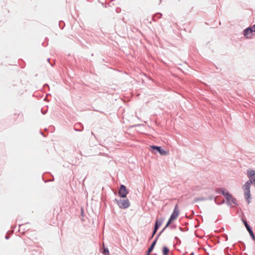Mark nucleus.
<instances>
[{"instance_id":"10","label":"nucleus","mask_w":255,"mask_h":255,"mask_svg":"<svg viewBox=\"0 0 255 255\" xmlns=\"http://www.w3.org/2000/svg\"><path fill=\"white\" fill-rule=\"evenodd\" d=\"M157 240L156 239H154V241L151 244L150 247L146 252L145 255H149V254L151 253V252L153 250L156 244L157 243Z\"/></svg>"},{"instance_id":"14","label":"nucleus","mask_w":255,"mask_h":255,"mask_svg":"<svg viewBox=\"0 0 255 255\" xmlns=\"http://www.w3.org/2000/svg\"><path fill=\"white\" fill-rule=\"evenodd\" d=\"M29 255H42L40 249H34L30 251Z\"/></svg>"},{"instance_id":"35","label":"nucleus","mask_w":255,"mask_h":255,"mask_svg":"<svg viewBox=\"0 0 255 255\" xmlns=\"http://www.w3.org/2000/svg\"><path fill=\"white\" fill-rule=\"evenodd\" d=\"M116 12H120V11L121 10V9H120V8L118 7V8H116Z\"/></svg>"},{"instance_id":"44","label":"nucleus","mask_w":255,"mask_h":255,"mask_svg":"<svg viewBox=\"0 0 255 255\" xmlns=\"http://www.w3.org/2000/svg\"><path fill=\"white\" fill-rule=\"evenodd\" d=\"M212 92L213 94H215V93H216V92L215 91H212Z\"/></svg>"},{"instance_id":"16","label":"nucleus","mask_w":255,"mask_h":255,"mask_svg":"<svg viewBox=\"0 0 255 255\" xmlns=\"http://www.w3.org/2000/svg\"><path fill=\"white\" fill-rule=\"evenodd\" d=\"M162 254L163 255H168L169 253V249L166 246H163L162 248Z\"/></svg>"},{"instance_id":"28","label":"nucleus","mask_w":255,"mask_h":255,"mask_svg":"<svg viewBox=\"0 0 255 255\" xmlns=\"http://www.w3.org/2000/svg\"><path fill=\"white\" fill-rule=\"evenodd\" d=\"M157 230H157L156 229H155L154 228H153V230L152 232V237H154L155 236V235L156 234Z\"/></svg>"},{"instance_id":"36","label":"nucleus","mask_w":255,"mask_h":255,"mask_svg":"<svg viewBox=\"0 0 255 255\" xmlns=\"http://www.w3.org/2000/svg\"><path fill=\"white\" fill-rule=\"evenodd\" d=\"M224 237H225V240H226V241H227V240H228V236H227V235L226 234H225V235H224Z\"/></svg>"},{"instance_id":"7","label":"nucleus","mask_w":255,"mask_h":255,"mask_svg":"<svg viewBox=\"0 0 255 255\" xmlns=\"http://www.w3.org/2000/svg\"><path fill=\"white\" fill-rule=\"evenodd\" d=\"M250 187L251 186L249 185V184H244L243 186V188L244 190V197L245 199L247 201L248 204H250L251 202V195L250 191Z\"/></svg>"},{"instance_id":"33","label":"nucleus","mask_w":255,"mask_h":255,"mask_svg":"<svg viewBox=\"0 0 255 255\" xmlns=\"http://www.w3.org/2000/svg\"><path fill=\"white\" fill-rule=\"evenodd\" d=\"M47 61H48V62L50 64V65H51V66H53L54 64H53V63H51L50 62V58H48V59H47Z\"/></svg>"},{"instance_id":"32","label":"nucleus","mask_w":255,"mask_h":255,"mask_svg":"<svg viewBox=\"0 0 255 255\" xmlns=\"http://www.w3.org/2000/svg\"><path fill=\"white\" fill-rule=\"evenodd\" d=\"M152 20L153 21H156L155 16L154 14L152 16Z\"/></svg>"},{"instance_id":"6","label":"nucleus","mask_w":255,"mask_h":255,"mask_svg":"<svg viewBox=\"0 0 255 255\" xmlns=\"http://www.w3.org/2000/svg\"><path fill=\"white\" fill-rule=\"evenodd\" d=\"M129 192L125 185L121 184L118 191V196L121 198H126Z\"/></svg>"},{"instance_id":"17","label":"nucleus","mask_w":255,"mask_h":255,"mask_svg":"<svg viewBox=\"0 0 255 255\" xmlns=\"http://www.w3.org/2000/svg\"><path fill=\"white\" fill-rule=\"evenodd\" d=\"M207 199L203 197L195 198L193 202L196 203L199 201H202L206 200Z\"/></svg>"},{"instance_id":"41","label":"nucleus","mask_w":255,"mask_h":255,"mask_svg":"<svg viewBox=\"0 0 255 255\" xmlns=\"http://www.w3.org/2000/svg\"><path fill=\"white\" fill-rule=\"evenodd\" d=\"M44 87H48V88H49V85H48L47 84H44Z\"/></svg>"},{"instance_id":"21","label":"nucleus","mask_w":255,"mask_h":255,"mask_svg":"<svg viewBox=\"0 0 255 255\" xmlns=\"http://www.w3.org/2000/svg\"><path fill=\"white\" fill-rule=\"evenodd\" d=\"M59 26L61 29H63L64 27L65 26V23H64V21H60L59 22Z\"/></svg>"},{"instance_id":"4","label":"nucleus","mask_w":255,"mask_h":255,"mask_svg":"<svg viewBox=\"0 0 255 255\" xmlns=\"http://www.w3.org/2000/svg\"><path fill=\"white\" fill-rule=\"evenodd\" d=\"M247 175L249 180H248L245 184H249L251 186V184H254L255 186V170L249 168L247 170Z\"/></svg>"},{"instance_id":"46","label":"nucleus","mask_w":255,"mask_h":255,"mask_svg":"<svg viewBox=\"0 0 255 255\" xmlns=\"http://www.w3.org/2000/svg\"><path fill=\"white\" fill-rule=\"evenodd\" d=\"M54 180V178L53 177V179L52 180H49V181H52Z\"/></svg>"},{"instance_id":"40","label":"nucleus","mask_w":255,"mask_h":255,"mask_svg":"<svg viewBox=\"0 0 255 255\" xmlns=\"http://www.w3.org/2000/svg\"><path fill=\"white\" fill-rule=\"evenodd\" d=\"M41 113H42L43 115H44V114H46V111H43V110H41Z\"/></svg>"},{"instance_id":"37","label":"nucleus","mask_w":255,"mask_h":255,"mask_svg":"<svg viewBox=\"0 0 255 255\" xmlns=\"http://www.w3.org/2000/svg\"><path fill=\"white\" fill-rule=\"evenodd\" d=\"M40 132L44 137H46L47 136L43 132H42L41 131H40Z\"/></svg>"},{"instance_id":"23","label":"nucleus","mask_w":255,"mask_h":255,"mask_svg":"<svg viewBox=\"0 0 255 255\" xmlns=\"http://www.w3.org/2000/svg\"><path fill=\"white\" fill-rule=\"evenodd\" d=\"M224 253L225 255H231V254L229 252V247H227L225 249Z\"/></svg>"},{"instance_id":"5","label":"nucleus","mask_w":255,"mask_h":255,"mask_svg":"<svg viewBox=\"0 0 255 255\" xmlns=\"http://www.w3.org/2000/svg\"><path fill=\"white\" fill-rule=\"evenodd\" d=\"M150 151L152 152H158L161 155H166L167 152L162 148L160 146L152 145L150 146Z\"/></svg>"},{"instance_id":"9","label":"nucleus","mask_w":255,"mask_h":255,"mask_svg":"<svg viewBox=\"0 0 255 255\" xmlns=\"http://www.w3.org/2000/svg\"><path fill=\"white\" fill-rule=\"evenodd\" d=\"M216 193L221 194L223 196H225L229 191L224 187L217 188L215 189Z\"/></svg>"},{"instance_id":"39","label":"nucleus","mask_w":255,"mask_h":255,"mask_svg":"<svg viewBox=\"0 0 255 255\" xmlns=\"http://www.w3.org/2000/svg\"><path fill=\"white\" fill-rule=\"evenodd\" d=\"M204 249V250L205 251V253H206V255H209V253H207V252H206V249Z\"/></svg>"},{"instance_id":"27","label":"nucleus","mask_w":255,"mask_h":255,"mask_svg":"<svg viewBox=\"0 0 255 255\" xmlns=\"http://www.w3.org/2000/svg\"><path fill=\"white\" fill-rule=\"evenodd\" d=\"M251 29V31H252L253 32H255V24H254L252 26H250V29Z\"/></svg>"},{"instance_id":"48","label":"nucleus","mask_w":255,"mask_h":255,"mask_svg":"<svg viewBox=\"0 0 255 255\" xmlns=\"http://www.w3.org/2000/svg\"><path fill=\"white\" fill-rule=\"evenodd\" d=\"M138 125H134L133 127H135V126H138Z\"/></svg>"},{"instance_id":"25","label":"nucleus","mask_w":255,"mask_h":255,"mask_svg":"<svg viewBox=\"0 0 255 255\" xmlns=\"http://www.w3.org/2000/svg\"><path fill=\"white\" fill-rule=\"evenodd\" d=\"M247 230H248L249 234L254 233L253 231V229H252V228L251 226L250 227L247 228Z\"/></svg>"},{"instance_id":"47","label":"nucleus","mask_w":255,"mask_h":255,"mask_svg":"<svg viewBox=\"0 0 255 255\" xmlns=\"http://www.w3.org/2000/svg\"><path fill=\"white\" fill-rule=\"evenodd\" d=\"M221 230H222V231H224V228H222L221 229Z\"/></svg>"},{"instance_id":"49","label":"nucleus","mask_w":255,"mask_h":255,"mask_svg":"<svg viewBox=\"0 0 255 255\" xmlns=\"http://www.w3.org/2000/svg\"><path fill=\"white\" fill-rule=\"evenodd\" d=\"M154 255H157V254H154Z\"/></svg>"},{"instance_id":"26","label":"nucleus","mask_w":255,"mask_h":255,"mask_svg":"<svg viewBox=\"0 0 255 255\" xmlns=\"http://www.w3.org/2000/svg\"><path fill=\"white\" fill-rule=\"evenodd\" d=\"M247 230H248L249 234L254 233L253 231V229H252V228L251 226L250 227L247 228Z\"/></svg>"},{"instance_id":"11","label":"nucleus","mask_w":255,"mask_h":255,"mask_svg":"<svg viewBox=\"0 0 255 255\" xmlns=\"http://www.w3.org/2000/svg\"><path fill=\"white\" fill-rule=\"evenodd\" d=\"M252 33L253 32L251 31V29H250V27L246 28L243 31V34L247 38H251Z\"/></svg>"},{"instance_id":"20","label":"nucleus","mask_w":255,"mask_h":255,"mask_svg":"<svg viewBox=\"0 0 255 255\" xmlns=\"http://www.w3.org/2000/svg\"><path fill=\"white\" fill-rule=\"evenodd\" d=\"M103 254L104 255H109V251L107 248H105L102 251Z\"/></svg>"},{"instance_id":"24","label":"nucleus","mask_w":255,"mask_h":255,"mask_svg":"<svg viewBox=\"0 0 255 255\" xmlns=\"http://www.w3.org/2000/svg\"><path fill=\"white\" fill-rule=\"evenodd\" d=\"M179 230L181 231V232H185V231H187L189 229L188 228L186 227L185 228H182L181 227H179Z\"/></svg>"},{"instance_id":"30","label":"nucleus","mask_w":255,"mask_h":255,"mask_svg":"<svg viewBox=\"0 0 255 255\" xmlns=\"http://www.w3.org/2000/svg\"><path fill=\"white\" fill-rule=\"evenodd\" d=\"M174 239L179 244H181V241L177 237H175Z\"/></svg>"},{"instance_id":"8","label":"nucleus","mask_w":255,"mask_h":255,"mask_svg":"<svg viewBox=\"0 0 255 255\" xmlns=\"http://www.w3.org/2000/svg\"><path fill=\"white\" fill-rule=\"evenodd\" d=\"M164 220V219L163 218H157L154 223V228L158 230L163 223Z\"/></svg>"},{"instance_id":"1","label":"nucleus","mask_w":255,"mask_h":255,"mask_svg":"<svg viewBox=\"0 0 255 255\" xmlns=\"http://www.w3.org/2000/svg\"><path fill=\"white\" fill-rule=\"evenodd\" d=\"M114 202H115L118 205L119 207L122 209H127L130 205L129 200L127 198L122 199L120 198V199H115L114 200Z\"/></svg>"},{"instance_id":"15","label":"nucleus","mask_w":255,"mask_h":255,"mask_svg":"<svg viewBox=\"0 0 255 255\" xmlns=\"http://www.w3.org/2000/svg\"><path fill=\"white\" fill-rule=\"evenodd\" d=\"M28 224V223H26L25 224L19 225V232H20L21 231H22L21 233H24L25 232L28 231L29 228L25 227L26 225Z\"/></svg>"},{"instance_id":"29","label":"nucleus","mask_w":255,"mask_h":255,"mask_svg":"<svg viewBox=\"0 0 255 255\" xmlns=\"http://www.w3.org/2000/svg\"><path fill=\"white\" fill-rule=\"evenodd\" d=\"M250 236H251V238H252L254 241H255V235H254V233H252V234H250Z\"/></svg>"},{"instance_id":"34","label":"nucleus","mask_w":255,"mask_h":255,"mask_svg":"<svg viewBox=\"0 0 255 255\" xmlns=\"http://www.w3.org/2000/svg\"><path fill=\"white\" fill-rule=\"evenodd\" d=\"M219 198H218L217 199V201L218 202H221V201L223 200V199H221V197H220L219 196Z\"/></svg>"},{"instance_id":"2","label":"nucleus","mask_w":255,"mask_h":255,"mask_svg":"<svg viewBox=\"0 0 255 255\" xmlns=\"http://www.w3.org/2000/svg\"><path fill=\"white\" fill-rule=\"evenodd\" d=\"M226 199L225 203L230 207H233V204L235 206L238 205L237 200L229 192H228L226 196H224Z\"/></svg>"},{"instance_id":"13","label":"nucleus","mask_w":255,"mask_h":255,"mask_svg":"<svg viewBox=\"0 0 255 255\" xmlns=\"http://www.w3.org/2000/svg\"><path fill=\"white\" fill-rule=\"evenodd\" d=\"M74 129L77 131H81L84 129L83 125L81 123H78L75 124Z\"/></svg>"},{"instance_id":"19","label":"nucleus","mask_w":255,"mask_h":255,"mask_svg":"<svg viewBox=\"0 0 255 255\" xmlns=\"http://www.w3.org/2000/svg\"><path fill=\"white\" fill-rule=\"evenodd\" d=\"M242 221L243 222V224H244L246 228H248L250 227L251 226L248 224V222L246 219H245L244 218H242Z\"/></svg>"},{"instance_id":"42","label":"nucleus","mask_w":255,"mask_h":255,"mask_svg":"<svg viewBox=\"0 0 255 255\" xmlns=\"http://www.w3.org/2000/svg\"><path fill=\"white\" fill-rule=\"evenodd\" d=\"M91 134H92V135H93L95 137H96V136H95V134H94V133L93 132H92H92H91Z\"/></svg>"},{"instance_id":"31","label":"nucleus","mask_w":255,"mask_h":255,"mask_svg":"<svg viewBox=\"0 0 255 255\" xmlns=\"http://www.w3.org/2000/svg\"><path fill=\"white\" fill-rule=\"evenodd\" d=\"M169 227L170 229H175L176 228V225H172L169 226Z\"/></svg>"},{"instance_id":"38","label":"nucleus","mask_w":255,"mask_h":255,"mask_svg":"<svg viewBox=\"0 0 255 255\" xmlns=\"http://www.w3.org/2000/svg\"><path fill=\"white\" fill-rule=\"evenodd\" d=\"M9 238V236H8V235H6V236H5V239L6 240H8Z\"/></svg>"},{"instance_id":"3","label":"nucleus","mask_w":255,"mask_h":255,"mask_svg":"<svg viewBox=\"0 0 255 255\" xmlns=\"http://www.w3.org/2000/svg\"><path fill=\"white\" fill-rule=\"evenodd\" d=\"M179 214V211L178 209V205L176 204L174 207V209L172 213L167 221V222L166 224V227H168L170 224L178 217Z\"/></svg>"},{"instance_id":"12","label":"nucleus","mask_w":255,"mask_h":255,"mask_svg":"<svg viewBox=\"0 0 255 255\" xmlns=\"http://www.w3.org/2000/svg\"><path fill=\"white\" fill-rule=\"evenodd\" d=\"M218 198H219V196L214 197V195H211V196H209L208 199H209L210 200H212L213 199H214L215 202L216 203V204L219 205H222V204H223L225 203V200H222L221 201V202H218L217 199Z\"/></svg>"},{"instance_id":"22","label":"nucleus","mask_w":255,"mask_h":255,"mask_svg":"<svg viewBox=\"0 0 255 255\" xmlns=\"http://www.w3.org/2000/svg\"><path fill=\"white\" fill-rule=\"evenodd\" d=\"M155 18L159 19L162 16V14L160 12H157L154 14Z\"/></svg>"},{"instance_id":"18","label":"nucleus","mask_w":255,"mask_h":255,"mask_svg":"<svg viewBox=\"0 0 255 255\" xmlns=\"http://www.w3.org/2000/svg\"><path fill=\"white\" fill-rule=\"evenodd\" d=\"M167 227H166V226L162 229V230H161V231L160 232H159L157 234V235L156 236L155 239H156L157 240L159 238V237L160 236V235H161V234L165 231V230L167 228Z\"/></svg>"},{"instance_id":"45","label":"nucleus","mask_w":255,"mask_h":255,"mask_svg":"<svg viewBox=\"0 0 255 255\" xmlns=\"http://www.w3.org/2000/svg\"><path fill=\"white\" fill-rule=\"evenodd\" d=\"M194 255V252H192L191 253L190 255Z\"/></svg>"},{"instance_id":"43","label":"nucleus","mask_w":255,"mask_h":255,"mask_svg":"<svg viewBox=\"0 0 255 255\" xmlns=\"http://www.w3.org/2000/svg\"><path fill=\"white\" fill-rule=\"evenodd\" d=\"M153 238V237H152V234H151V236H150V238H149V240H151V239H152Z\"/></svg>"}]
</instances>
